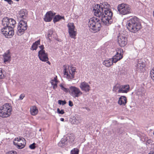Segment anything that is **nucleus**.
Segmentation results:
<instances>
[{
  "label": "nucleus",
  "mask_w": 154,
  "mask_h": 154,
  "mask_svg": "<svg viewBox=\"0 0 154 154\" xmlns=\"http://www.w3.org/2000/svg\"><path fill=\"white\" fill-rule=\"evenodd\" d=\"M110 5L106 2L97 4L94 9L95 15L97 17H101L102 22L105 25L108 26L113 22L112 17L113 13L110 9Z\"/></svg>",
  "instance_id": "f257e3e1"
},
{
  "label": "nucleus",
  "mask_w": 154,
  "mask_h": 154,
  "mask_svg": "<svg viewBox=\"0 0 154 154\" xmlns=\"http://www.w3.org/2000/svg\"><path fill=\"white\" fill-rule=\"evenodd\" d=\"M126 26L129 31L136 33L141 28V20L137 17H134L127 22Z\"/></svg>",
  "instance_id": "f03ea898"
},
{
  "label": "nucleus",
  "mask_w": 154,
  "mask_h": 154,
  "mask_svg": "<svg viewBox=\"0 0 154 154\" xmlns=\"http://www.w3.org/2000/svg\"><path fill=\"white\" fill-rule=\"evenodd\" d=\"M88 26L91 32L94 33L97 32L101 28V22L99 19L93 17L89 20Z\"/></svg>",
  "instance_id": "7ed1b4c3"
},
{
  "label": "nucleus",
  "mask_w": 154,
  "mask_h": 154,
  "mask_svg": "<svg viewBox=\"0 0 154 154\" xmlns=\"http://www.w3.org/2000/svg\"><path fill=\"white\" fill-rule=\"evenodd\" d=\"M12 108L9 103L4 104L0 108V116L3 118L9 117L11 114Z\"/></svg>",
  "instance_id": "20e7f679"
},
{
  "label": "nucleus",
  "mask_w": 154,
  "mask_h": 154,
  "mask_svg": "<svg viewBox=\"0 0 154 154\" xmlns=\"http://www.w3.org/2000/svg\"><path fill=\"white\" fill-rule=\"evenodd\" d=\"M118 11L119 14L122 15H125L131 13V8L128 5L122 3L119 5L117 7Z\"/></svg>",
  "instance_id": "39448f33"
},
{
  "label": "nucleus",
  "mask_w": 154,
  "mask_h": 154,
  "mask_svg": "<svg viewBox=\"0 0 154 154\" xmlns=\"http://www.w3.org/2000/svg\"><path fill=\"white\" fill-rule=\"evenodd\" d=\"M27 28L26 22L24 20H21L17 26V34L19 36L24 33L25 31L26 30Z\"/></svg>",
  "instance_id": "423d86ee"
},
{
  "label": "nucleus",
  "mask_w": 154,
  "mask_h": 154,
  "mask_svg": "<svg viewBox=\"0 0 154 154\" xmlns=\"http://www.w3.org/2000/svg\"><path fill=\"white\" fill-rule=\"evenodd\" d=\"M13 144L15 145L17 148L21 149L23 148L26 144V140L23 137H19L14 139Z\"/></svg>",
  "instance_id": "0eeeda50"
},
{
  "label": "nucleus",
  "mask_w": 154,
  "mask_h": 154,
  "mask_svg": "<svg viewBox=\"0 0 154 154\" xmlns=\"http://www.w3.org/2000/svg\"><path fill=\"white\" fill-rule=\"evenodd\" d=\"M2 33L7 38L12 37L14 34V31L12 27H3L1 30Z\"/></svg>",
  "instance_id": "6e6552de"
},
{
  "label": "nucleus",
  "mask_w": 154,
  "mask_h": 154,
  "mask_svg": "<svg viewBox=\"0 0 154 154\" xmlns=\"http://www.w3.org/2000/svg\"><path fill=\"white\" fill-rule=\"evenodd\" d=\"M71 95L73 97H78L82 94V93L78 88L71 86L69 88Z\"/></svg>",
  "instance_id": "1a4fd4ad"
},
{
  "label": "nucleus",
  "mask_w": 154,
  "mask_h": 154,
  "mask_svg": "<svg viewBox=\"0 0 154 154\" xmlns=\"http://www.w3.org/2000/svg\"><path fill=\"white\" fill-rule=\"evenodd\" d=\"M116 55L112 58L114 63L122 59L123 57V50L121 48H118L116 50Z\"/></svg>",
  "instance_id": "9d476101"
},
{
  "label": "nucleus",
  "mask_w": 154,
  "mask_h": 154,
  "mask_svg": "<svg viewBox=\"0 0 154 154\" xmlns=\"http://www.w3.org/2000/svg\"><path fill=\"white\" fill-rule=\"evenodd\" d=\"M69 29L68 32L71 38H75V37L76 35V32L74 29L75 26L73 23H69L67 25Z\"/></svg>",
  "instance_id": "9b49d317"
},
{
  "label": "nucleus",
  "mask_w": 154,
  "mask_h": 154,
  "mask_svg": "<svg viewBox=\"0 0 154 154\" xmlns=\"http://www.w3.org/2000/svg\"><path fill=\"white\" fill-rule=\"evenodd\" d=\"M38 56L40 60L42 61L46 62L48 60V54L45 51H39Z\"/></svg>",
  "instance_id": "f8f14e48"
},
{
  "label": "nucleus",
  "mask_w": 154,
  "mask_h": 154,
  "mask_svg": "<svg viewBox=\"0 0 154 154\" xmlns=\"http://www.w3.org/2000/svg\"><path fill=\"white\" fill-rule=\"evenodd\" d=\"M127 38L122 36H120L118 37V42L121 47H124L126 45L127 43Z\"/></svg>",
  "instance_id": "ddd939ff"
},
{
  "label": "nucleus",
  "mask_w": 154,
  "mask_h": 154,
  "mask_svg": "<svg viewBox=\"0 0 154 154\" xmlns=\"http://www.w3.org/2000/svg\"><path fill=\"white\" fill-rule=\"evenodd\" d=\"M146 66L144 62L142 61L141 59L138 60L137 64L136 66L137 70L138 72L143 71Z\"/></svg>",
  "instance_id": "4468645a"
},
{
  "label": "nucleus",
  "mask_w": 154,
  "mask_h": 154,
  "mask_svg": "<svg viewBox=\"0 0 154 154\" xmlns=\"http://www.w3.org/2000/svg\"><path fill=\"white\" fill-rule=\"evenodd\" d=\"M79 87L82 91L85 92H89L90 90V87L88 83L83 82H82L79 86Z\"/></svg>",
  "instance_id": "2eb2a0df"
},
{
  "label": "nucleus",
  "mask_w": 154,
  "mask_h": 154,
  "mask_svg": "<svg viewBox=\"0 0 154 154\" xmlns=\"http://www.w3.org/2000/svg\"><path fill=\"white\" fill-rule=\"evenodd\" d=\"M55 14V13H54L51 11H49L47 12L44 18V20L46 22H50L51 21L53 17Z\"/></svg>",
  "instance_id": "dca6fc26"
},
{
  "label": "nucleus",
  "mask_w": 154,
  "mask_h": 154,
  "mask_svg": "<svg viewBox=\"0 0 154 154\" xmlns=\"http://www.w3.org/2000/svg\"><path fill=\"white\" fill-rule=\"evenodd\" d=\"M64 75L66 76V77L69 79H71L74 78V75L71 72V70L70 69L69 67L68 69L65 68L64 69Z\"/></svg>",
  "instance_id": "f3484780"
},
{
  "label": "nucleus",
  "mask_w": 154,
  "mask_h": 154,
  "mask_svg": "<svg viewBox=\"0 0 154 154\" xmlns=\"http://www.w3.org/2000/svg\"><path fill=\"white\" fill-rule=\"evenodd\" d=\"M28 12L25 9H22L20 10L18 14V17L19 18L25 19L27 17Z\"/></svg>",
  "instance_id": "a211bd4d"
},
{
  "label": "nucleus",
  "mask_w": 154,
  "mask_h": 154,
  "mask_svg": "<svg viewBox=\"0 0 154 154\" xmlns=\"http://www.w3.org/2000/svg\"><path fill=\"white\" fill-rule=\"evenodd\" d=\"M129 87L128 85H121L119 90L118 92L119 93H127L129 91Z\"/></svg>",
  "instance_id": "6ab92c4d"
},
{
  "label": "nucleus",
  "mask_w": 154,
  "mask_h": 154,
  "mask_svg": "<svg viewBox=\"0 0 154 154\" xmlns=\"http://www.w3.org/2000/svg\"><path fill=\"white\" fill-rule=\"evenodd\" d=\"M68 140H66V137L64 136L61 141L58 143L59 146L61 147H64L67 145Z\"/></svg>",
  "instance_id": "aec40b11"
},
{
  "label": "nucleus",
  "mask_w": 154,
  "mask_h": 154,
  "mask_svg": "<svg viewBox=\"0 0 154 154\" xmlns=\"http://www.w3.org/2000/svg\"><path fill=\"white\" fill-rule=\"evenodd\" d=\"M9 18L8 17H4L2 20V24L3 27H9Z\"/></svg>",
  "instance_id": "412c9836"
},
{
  "label": "nucleus",
  "mask_w": 154,
  "mask_h": 154,
  "mask_svg": "<svg viewBox=\"0 0 154 154\" xmlns=\"http://www.w3.org/2000/svg\"><path fill=\"white\" fill-rule=\"evenodd\" d=\"M127 99L124 96H121L119 98L118 101V103L121 105H125L127 103Z\"/></svg>",
  "instance_id": "4be33fe9"
},
{
  "label": "nucleus",
  "mask_w": 154,
  "mask_h": 154,
  "mask_svg": "<svg viewBox=\"0 0 154 154\" xmlns=\"http://www.w3.org/2000/svg\"><path fill=\"white\" fill-rule=\"evenodd\" d=\"M65 137H66L68 142L70 141L71 142H72L74 141L75 139L74 135L72 134H68L65 136Z\"/></svg>",
  "instance_id": "5701e85b"
},
{
  "label": "nucleus",
  "mask_w": 154,
  "mask_h": 154,
  "mask_svg": "<svg viewBox=\"0 0 154 154\" xmlns=\"http://www.w3.org/2000/svg\"><path fill=\"white\" fill-rule=\"evenodd\" d=\"M3 56L4 63L10 60L11 55L9 52L5 53Z\"/></svg>",
  "instance_id": "b1692460"
},
{
  "label": "nucleus",
  "mask_w": 154,
  "mask_h": 154,
  "mask_svg": "<svg viewBox=\"0 0 154 154\" xmlns=\"http://www.w3.org/2000/svg\"><path fill=\"white\" fill-rule=\"evenodd\" d=\"M113 63H114L112 58L108 60L104 61L103 62V64L104 65H105L107 67H109Z\"/></svg>",
  "instance_id": "393cba45"
},
{
  "label": "nucleus",
  "mask_w": 154,
  "mask_h": 154,
  "mask_svg": "<svg viewBox=\"0 0 154 154\" xmlns=\"http://www.w3.org/2000/svg\"><path fill=\"white\" fill-rule=\"evenodd\" d=\"M40 40L39 39L33 43L32 46L31 48V50H36L38 48V45H40Z\"/></svg>",
  "instance_id": "a878e982"
},
{
  "label": "nucleus",
  "mask_w": 154,
  "mask_h": 154,
  "mask_svg": "<svg viewBox=\"0 0 154 154\" xmlns=\"http://www.w3.org/2000/svg\"><path fill=\"white\" fill-rule=\"evenodd\" d=\"M61 19L65 20L64 17H62L60 15H58L55 16L53 20L54 23H55L59 21Z\"/></svg>",
  "instance_id": "bb28decb"
},
{
  "label": "nucleus",
  "mask_w": 154,
  "mask_h": 154,
  "mask_svg": "<svg viewBox=\"0 0 154 154\" xmlns=\"http://www.w3.org/2000/svg\"><path fill=\"white\" fill-rule=\"evenodd\" d=\"M30 111L31 114L34 116L37 113L38 110L35 106H33L30 109Z\"/></svg>",
  "instance_id": "cd10ccee"
},
{
  "label": "nucleus",
  "mask_w": 154,
  "mask_h": 154,
  "mask_svg": "<svg viewBox=\"0 0 154 154\" xmlns=\"http://www.w3.org/2000/svg\"><path fill=\"white\" fill-rule=\"evenodd\" d=\"M16 21L14 19L11 18L9 19V27L11 28L12 27L13 28L14 27V25L16 24Z\"/></svg>",
  "instance_id": "c85d7f7f"
},
{
  "label": "nucleus",
  "mask_w": 154,
  "mask_h": 154,
  "mask_svg": "<svg viewBox=\"0 0 154 154\" xmlns=\"http://www.w3.org/2000/svg\"><path fill=\"white\" fill-rule=\"evenodd\" d=\"M121 85L119 84H116L115 86L113 87V91L116 92L118 90H119V89L120 88Z\"/></svg>",
  "instance_id": "c756f323"
},
{
  "label": "nucleus",
  "mask_w": 154,
  "mask_h": 154,
  "mask_svg": "<svg viewBox=\"0 0 154 154\" xmlns=\"http://www.w3.org/2000/svg\"><path fill=\"white\" fill-rule=\"evenodd\" d=\"M5 72L2 71V69L0 68V79H2L5 77Z\"/></svg>",
  "instance_id": "7c9ffc66"
},
{
  "label": "nucleus",
  "mask_w": 154,
  "mask_h": 154,
  "mask_svg": "<svg viewBox=\"0 0 154 154\" xmlns=\"http://www.w3.org/2000/svg\"><path fill=\"white\" fill-rule=\"evenodd\" d=\"M79 150L77 149L74 148L71 151L70 154H79Z\"/></svg>",
  "instance_id": "2f4dec72"
},
{
  "label": "nucleus",
  "mask_w": 154,
  "mask_h": 154,
  "mask_svg": "<svg viewBox=\"0 0 154 154\" xmlns=\"http://www.w3.org/2000/svg\"><path fill=\"white\" fill-rule=\"evenodd\" d=\"M60 86L61 87V89L62 90L64 91L65 92H68L69 90V89H68L64 88L63 86V85L61 84L60 85Z\"/></svg>",
  "instance_id": "473e14b6"
},
{
  "label": "nucleus",
  "mask_w": 154,
  "mask_h": 154,
  "mask_svg": "<svg viewBox=\"0 0 154 154\" xmlns=\"http://www.w3.org/2000/svg\"><path fill=\"white\" fill-rule=\"evenodd\" d=\"M150 74L151 78L154 81V68H153L152 70L150 71Z\"/></svg>",
  "instance_id": "72a5a7b5"
},
{
  "label": "nucleus",
  "mask_w": 154,
  "mask_h": 154,
  "mask_svg": "<svg viewBox=\"0 0 154 154\" xmlns=\"http://www.w3.org/2000/svg\"><path fill=\"white\" fill-rule=\"evenodd\" d=\"M50 82L51 84L53 86V89H55L57 87V83L52 81Z\"/></svg>",
  "instance_id": "f704fd0d"
},
{
  "label": "nucleus",
  "mask_w": 154,
  "mask_h": 154,
  "mask_svg": "<svg viewBox=\"0 0 154 154\" xmlns=\"http://www.w3.org/2000/svg\"><path fill=\"white\" fill-rule=\"evenodd\" d=\"M58 103L60 105L62 104V105H64L66 103V102L65 100H59L58 101Z\"/></svg>",
  "instance_id": "c9c22d12"
},
{
  "label": "nucleus",
  "mask_w": 154,
  "mask_h": 154,
  "mask_svg": "<svg viewBox=\"0 0 154 154\" xmlns=\"http://www.w3.org/2000/svg\"><path fill=\"white\" fill-rule=\"evenodd\" d=\"M145 140L146 141V145L149 144L152 142V140L150 139H148V138H146Z\"/></svg>",
  "instance_id": "e433bc0d"
},
{
  "label": "nucleus",
  "mask_w": 154,
  "mask_h": 154,
  "mask_svg": "<svg viewBox=\"0 0 154 154\" xmlns=\"http://www.w3.org/2000/svg\"><path fill=\"white\" fill-rule=\"evenodd\" d=\"M70 69L71 70V72L73 73L74 75H75V72L76 69L74 67L71 66L70 67Z\"/></svg>",
  "instance_id": "4c0bfd02"
},
{
  "label": "nucleus",
  "mask_w": 154,
  "mask_h": 154,
  "mask_svg": "<svg viewBox=\"0 0 154 154\" xmlns=\"http://www.w3.org/2000/svg\"><path fill=\"white\" fill-rule=\"evenodd\" d=\"M57 112L59 114H63L65 113L63 109H62L61 110H60L59 108H57Z\"/></svg>",
  "instance_id": "58836bf2"
},
{
  "label": "nucleus",
  "mask_w": 154,
  "mask_h": 154,
  "mask_svg": "<svg viewBox=\"0 0 154 154\" xmlns=\"http://www.w3.org/2000/svg\"><path fill=\"white\" fill-rule=\"evenodd\" d=\"M35 143H33L32 144H31L29 146V147L31 149H34L35 148Z\"/></svg>",
  "instance_id": "ea45409f"
},
{
  "label": "nucleus",
  "mask_w": 154,
  "mask_h": 154,
  "mask_svg": "<svg viewBox=\"0 0 154 154\" xmlns=\"http://www.w3.org/2000/svg\"><path fill=\"white\" fill-rule=\"evenodd\" d=\"M53 33V31L52 29H50L48 30V37L51 36Z\"/></svg>",
  "instance_id": "a19ab883"
},
{
  "label": "nucleus",
  "mask_w": 154,
  "mask_h": 154,
  "mask_svg": "<svg viewBox=\"0 0 154 154\" xmlns=\"http://www.w3.org/2000/svg\"><path fill=\"white\" fill-rule=\"evenodd\" d=\"M7 154H17V152L14 151H11L8 152Z\"/></svg>",
  "instance_id": "79ce46f5"
},
{
  "label": "nucleus",
  "mask_w": 154,
  "mask_h": 154,
  "mask_svg": "<svg viewBox=\"0 0 154 154\" xmlns=\"http://www.w3.org/2000/svg\"><path fill=\"white\" fill-rule=\"evenodd\" d=\"M57 76H56V77L54 78L51 80V81L57 83V82H58V81L57 80Z\"/></svg>",
  "instance_id": "37998d69"
},
{
  "label": "nucleus",
  "mask_w": 154,
  "mask_h": 154,
  "mask_svg": "<svg viewBox=\"0 0 154 154\" xmlns=\"http://www.w3.org/2000/svg\"><path fill=\"white\" fill-rule=\"evenodd\" d=\"M39 47L41 49V50H40L39 51H45V50H43L44 49V47L43 45H42L40 46H39Z\"/></svg>",
  "instance_id": "c03bdc74"
},
{
  "label": "nucleus",
  "mask_w": 154,
  "mask_h": 154,
  "mask_svg": "<svg viewBox=\"0 0 154 154\" xmlns=\"http://www.w3.org/2000/svg\"><path fill=\"white\" fill-rule=\"evenodd\" d=\"M25 96L24 94H21L20 96V100H22Z\"/></svg>",
  "instance_id": "a18cd8bd"
},
{
  "label": "nucleus",
  "mask_w": 154,
  "mask_h": 154,
  "mask_svg": "<svg viewBox=\"0 0 154 154\" xmlns=\"http://www.w3.org/2000/svg\"><path fill=\"white\" fill-rule=\"evenodd\" d=\"M5 1L7 2L8 4L10 5L11 4L13 3V2L12 1V0H4Z\"/></svg>",
  "instance_id": "49530a36"
},
{
  "label": "nucleus",
  "mask_w": 154,
  "mask_h": 154,
  "mask_svg": "<svg viewBox=\"0 0 154 154\" xmlns=\"http://www.w3.org/2000/svg\"><path fill=\"white\" fill-rule=\"evenodd\" d=\"M69 106H73V103L72 102L70 101V100H69Z\"/></svg>",
  "instance_id": "de8ad7c7"
},
{
  "label": "nucleus",
  "mask_w": 154,
  "mask_h": 154,
  "mask_svg": "<svg viewBox=\"0 0 154 154\" xmlns=\"http://www.w3.org/2000/svg\"><path fill=\"white\" fill-rule=\"evenodd\" d=\"M122 131V129H119L117 130V133L121 134L122 133V131Z\"/></svg>",
  "instance_id": "09e8293b"
},
{
  "label": "nucleus",
  "mask_w": 154,
  "mask_h": 154,
  "mask_svg": "<svg viewBox=\"0 0 154 154\" xmlns=\"http://www.w3.org/2000/svg\"><path fill=\"white\" fill-rule=\"evenodd\" d=\"M148 154H154V152L153 151H150Z\"/></svg>",
  "instance_id": "8fccbe9b"
},
{
  "label": "nucleus",
  "mask_w": 154,
  "mask_h": 154,
  "mask_svg": "<svg viewBox=\"0 0 154 154\" xmlns=\"http://www.w3.org/2000/svg\"><path fill=\"white\" fill-rule=\"evenodd\" d=\"M60 121H64V119L63 118H61L60 119Z\"/></svg>",
  "instance_id": "3c124183"
},
{
  "label": "nucleus",
  "mask_w": 154,
  "mask_h": 154,
  "mask_svg": "<svg viewBox=\"0 0 154 154\" xmlns=\"http://www.w3.org/2000/svg\"><path fill=\"white\" fill-rule=\"evenodd\" d=\"M47 63H48V64H50L51 63H50V62L48 61V60H47Z\"/></svg>",
  "instance_id": "603ef678"
},
{
  "label": "nucleus",
  "mask_w": 154,
  "mask_h": 154,
  "mask_svg": "<svg viewBox=\"0 0 154 154\" xmlns=\"http://www.w3.org/2000/svg\"><path fill=\"white\" fill-rule=\"evenodd\" d=\"M81 121V120H80V121H79V122H75V123H76V124H78L79 123V122H80Z\"/></svg>",
  "instance_id": "864d4df0"
},
{
  "label": "nucleus",
  "mask_w": 154,
  "mask_h": 154,
  "mask_svg": "<svg viewBox=\"0 0 154 154\" xmlns=\"http://www.w3.org/2000/svg\"><path fill=\"white\" fill-rule=\"evenodd\" d=\"M85 108L86 109L88 110L89 111L90 110L89 109H88L87 107H86Z\"/></svg>",
  "instance_id": "5fc2aeb1"
},
{
  "label": "nucleus",
  "mask_w": 154,
  "mask_h": 154,
  "mask_svg": "<svg viewBox=\"0 0 154 154\" xmlns=\"http://www.w3.org/2000/svg\"><path fill=\"white\" fill-rule=\"evenodd\" d=\"M2 14V12L1 11V10H0V16Z\"/></svg>",
  "instance_id": "6e6d98bb"
},
{
  "label": "nucleus",
  "mask_w": 154,
  "mask_h": 154,
  "mask_svg": "<svg viewBox=\"0 0 154 154\" xmlns=\"http://www.w3.org/2000/svg\"><path fill=\"white\" fill-rule=\"evenodd\" d=\"M41 131V129H40L39 130V131Z\"/></svg>",
  "instance_id": "4d7b16f0"
}]
</instances>
